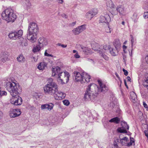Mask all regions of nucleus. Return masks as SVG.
<instances>
[{
	"mask_svg": "<svg viewBox=\"0 0 148 148\" xmlns=\"http://www.w3.org/2000/svg\"><path fill=\"white\" fill-rule=\"evenodd\" d=\"M98 82L99 88L94 84H91L88 86L84 96L85 100L93 99L97 96L99 92H106L108 90V86L103 83L101 80H99Z\"/></svg>",
	"mask_w": 148,
	"mask_h": 148,
	"instance_id": "1",
	"label": "nucleus"
},
{
	"mask_svg": "<svg viewBox=\"0 0 148 148\" xmlns=\"http://www.w3.org/2000/svg\"><path fill=\"white\" fill-rule=\"evenodd\" d=\"M52 76H56L61 81L62 84L67 83L69 81L70 76L69 73L66 71L62 72L59 66L53 68L52 69Z\"/></svg>",
	"mask_w": 148,
	"mask_h": 148,
	"instance_id": "2",
	"label": "nucleus"
},
{
	"mask_svg": "<svg viewBox=\"0 0 148 148\" xmlns=\"http://www.w3.org/2000/svg\"><path fill=\"white\" fill-rule=\"evenodd\" d=\"M6 88L12 96H16L21 91V87L19 84L12 82H7Z\"/></svg>",
	"mask_w": 148,
	"mask_h": 148,
	"instance_id": "3",
	"label": "nucleus"
},
{
	"mask_svg": "<svg viewBox=\"0 0 148 148\" xmlns=\"http://www.w3.org/2000/svg\"><path fill=\"white\" fill-rule=\"evenodd\" d=\"M57 86L52 78L49 79L47 84L43 87L44 92L47 94L54 95L57 90Z\"/></svg>",
	"mask_w": 148,
	"mask_h": 148,
	"instance_id": "4",
	"label": "nucleus"
},
{
	"mask_svg": "<svg viewBox=\"0 0 148 148\" xmlns=\"http://www.w3.org/2000/svg\"><path fill=\"white\" fill-rule=\"evenodd\" d=\"M73 76L75 81L80 82L82 83H85L86 82H89L91 78L90 76L85 72H83L81 74L77 72H74Z\"/></svg>",
	"mask_w": 148,
	"mask_h": 148,
	"instance_id": "5",
	"label": "nucleus"
},
{
	"mask_svg": "<svg viewBox=\"0 0 148 148\" xmlns=\"http://www.w3.org/2000/svg\"><path fill=\"white\" fill-rule=\"evenodd\" d=\"M91 46L92 49L95 51H97L99 53L100 55L106 60H108V57L106 55L103 54L102 51L101 50L100 47H99V44L95 42H94L91 44Z\"/></svg>",
	"mask_w": 148,
	"mask_h": 148,
	"instance_id": "6",
	"label": "nucleus"
},
{
	"mask_svg": "<svg viewBox=\"0 0 148 148\" xmlns=\"http://www.w3.org/2000/svg\"><path fill=\"white\" fill-rule=\"evenodd\" d=\"M23 34L22 30L20 29L18 32L10 33L8 35V36L10 39L16 40L19 39L22 36Z\"/></svg>",
	"mask_w": 148,
	"mask_h": 148,
	"instance_id": "7",
	"label": "nucleus"
},
{
	"mask_svg": "<svg viewBox=\"0 0 148 148\" xmlns=\"http://www.w3.org/2000/svg\"><path fill=\"white\" fill-rule=\"evenodd\" d=\"M38 28L36 23L34 22L30 23L29 25L27 32L37 34L38 32Z\"/></svg>",
	"mask_w": 148,
	"mask_h": 148,
	"instance_id": "8",
	"label": "nucleus"
},
{
	"mask_svg": "<svg viewBox=\"0 0 148 148\" xmlns=\"http://www.w3.org/2000/svg\"><path fill=\"white\" fill-rule=\"evenodd\" d=\"M10 102L14 105H20L22 103V99L21 97L16 95V96H12L10 100Z\"/></svg>",
	"mask_w": 148,
	"mask_h": 148,
	"instance_id": "9",
	"label": "nucleus"
},
{
	"mask_svg": "<svg viewBox=\"0 0 148 148\" xmlns=\"http://www.w3.org/2000/svg\"><path fill=\"white\" fill-rule=\"evenodd\" d=\"M121 125L122 127H119L117 130L119 132L126 133L127 131L126 129L128 130L129 128V126L127 124L126 122L125 121H122L121 122Z\"/></svg>",
	"mask_w": 148,
	"mask_h": 148,
	"instance_id": "10",
	"label": "nucleus"
},
{
	"mask_svg": "<svg viewBox=\"0 0 148 148\" xmlns=\"http://www.w3.org/2000/svg\"><path fill=\"white\" fill-rule=\"evenodd\" d=\"M110 17L108 14H105L104 16H101L99 18V23H106L107 25L108 23Z\"/></svg>",
	"mask_w": 148,
	"mask_h": 148,
	"instance_id": "11",
	"label": "nucleus"
},
{
	"mask_svg": "<svg viewBox=\"0 0 148 148\" xmlns=\"http://www.w3.org/2000/svg\"><path fill=\"white\" fill-rule=\"evenodd\" d=\"M21 114L20 110L19 109H13L10 111V115L11 118H15Z\"/></svg>",
	"mask_w": 148,
	"mask_h": 148,
	"instance_id": "12",
	"label": "nucleus"
},
{
	"mask_svg": "<svg viewBox=\"0 0 148 148\" xmlns=\"http://www.w3.org/2000/svg\"><path fill=\"white\" fill-rule=\"evenodd\" d=\"M86 29V25H83L78 27L72 30L73 33L75 35L79 34Z\"/></svg>",
	"mask_w": 148,
	"mask_h": 148,
	"instance_id": "13",
	"label": "nucleus"
},
{
	"mask_svg": "<svg viewBox=\"0 0 148 148\" xmlns=\"http://www.w3.org/2000/svg\"><path fill=\"white\" fill-rule=\"evenodd\" d=\"M37 34L27 32V38L32 42H35L36 40Z\"/></svg>",
	"mask_w": 148,
	"mask_h": 148,
	"instance_id": "14",
	"label": "nucleus"
},
{
	"mask_svg": "<svg viewBox=\"0 0 148 148\" xmlns=\"http://www.w3.org/2000/svg\"><path fill=\"white\" fill-rule=\"evenodd\" d=\"M55 94V99L57 100H60L64 98L65 97L66 95L60 91H58V88L57 90L56 91Z\"/></svg>",
	"mask_w": 148,
	"mask_h": 148,
	"instance_id": "15",
	"label": "nucleus"
},
{
	"mask_svg": "<svg viewBox=\"0 0 148 148\" xmlns=\"http://www.w3.org/2000/svg\"><path fill=\"white\" fill-rule=\"evenodd\" d=\"M38 44L42 47L45 46L47 45L48 44L47 40L43 38H40L38 40Z\"/></svg>",
	"mask_w": 148,
	"mask_h": 148,
	"instance_id": "16",
	"label": "nucleus"
},
{
	"mask_svg": "<svg viewBox=\"0 0 148 148\" xmlns=\"http://www.w3.org/2000/svg\"><path fill=\"white\" fill-rule=\"evenodd\" d=\"M8 58V56L5 52L2 53L0 55V63H4L7 60Z\"/></svg>",
	"mask_w": 148,
	"mask_h": 148,
	"instance_id": "17",
	"label": "nucleus"
},
{
	"mask_svg": "<svg viewBox=\"0 0 148 148\" xmlns=\"http://www.w3.org/2000/svg\"><path fill=\"white\" fill-rule=\"evenodd\" d=\"M53 104L51 103L43 104L41 106V108L42 109H46L48 110H51L53 109Z\"/></svg>",
	"mask_w": 148,
	"mask_h": 148,
	"instance_id": "18",
	"label": "nucleus"
},
{
	"mask_svg": "<svg viewBox=\"0 0 148 148\" xmlns=\"http://www.w3.org/2000/svg\"><path fill=\"white\" fill-rule=\"evenodd\" d=\"M8 11L7 10H5L2 13V17L3 19L6 20L8 22Z\"/></svg>",
	"mask_w": 148,
	"mask_h": 148,
	"instance_id": "19",
	"label": "nucleus"
},
{
	"mask_svg": "<svg viewBox=\"0 0 148 148\" xmlns=\"http://www.w3.org/2000/svg\"><path fill=\"white\" fill-rule=\"evenodd\" d=\"M8 17V22H13L15 20L17 16L16 14L14 12V11L11 14V15H10V16Z\"/></svg>",
	"mask_w": 148,
	"mask_h": 148,
	"instance_id": "20",
	"label": "nucleus"
},
{
	"mask_svg": "<svg viewBox=\"0 0 148 148\" xmlns=\"http://www.w3.org/2000/svg\"><path fill=\"white\" fill-rule=\"evenodd\" d=\"M130 99L134 103H135L137 101V96L134 92H130Z\"/></svg>",
	"mask_w": 148,
	"mask_h": 148,
	"instance_id": "21",
	"label": "nucleus"
},
{
	"mask_svg": "<svg viewBox=\"0 0 148 148\" xmlns=\"http://www.w3.org/2000/svg\"><path fill=\"white\" fill-rule=\"evenodd\" d=\"M110 46H108L106 45H105L103 46H100V49L101 51H102V53L103 54L105 55L104 53L108 51V50H110Z\"/></svg>",
	"mask_w": 148,
	"mask_h": 148,
	"instance_id": "22",
	"label": "nucleus"
},
{
	"mask_svg": "<svg viewBox=\"0 0 148 148\" xmlns=\"http://www.w3.org/2000/svg\"><path fill=\"white\" fill-rule=\"evenodd\" d=\"M145 82H143V85L145 87L147 88L148 89V73H145Z\"/></svg>",
	"mask_w": 148,
	"mask_h": 148,
	"instance_id": "23",
	"label": "nucleus"
},
{
	"mask_svg": "<svg viewBox=\"0 0 148 148\" xmlns=\"http://www.w3.org/2000/svg\"><path fill=\"white\" fill-rule=\"evenodd\" d=\"M113 44L115 48L118 49L120 47L121 43L119 39H115L113 42Z\"/></svg>",
	"mask_w": 148,
	"mask_h": 148,
	"instance_id": "24",
	"label": "nucleus"
},
{
	"mask_svg": "<svg viewBox=\"0 0 148 148\" xmlns=\"http://www.w3.org/2000/svg\"><path fill=\"white\" fill-rule=\"evenodd\" d=\"M17 61L21 63H23L25 61V59L22 54H20L17 58Z\"/></svg>",
	"mask_w": 148,
	"mask_h": 148,
	"instance_id": "25",
	"label": "nucleus"
},
{
	"mask_svg": "<svg viewBox=\"0 0 148 148\" xmlns=\"http://www.w3.org/2000/svg\"><path fill=\"white\" fill-rule=\"evenodd\" d=\"M110 122H113L116 124H118L120 121V119L117 117H116L111 119L109 121Z\"/></svg>",
	"mask_w": 148,
	"mask_h": 148,
	"instance_id": "26",
	"label": "nucleus"
},
{
	"mask_svg": "<svg viewBox=\"0 0 148 148\" xmlns=\"http://www.w3.org/2000/svg\"><path fill=\"white\" fill-rule=\"evenodd\" d=\"M118 49H113L110 47L109 51L111 54L113 56L116 55L118 53Z\"/></svg>",
	"mask_w": 148,
	"mask_h": 148,
	"instance_id": "27",
	"label": "nucleus"
},
{
	"mask_svg": "<svg viewBox=\"0 0 148 148\" xmlns=\"http://www.w3.org/2000/svg\"><path fill=\"white\" fill-rule=\"evenodd\" d=\"M46 66V65L44 62H42L40 63L37 66L38 68L40 70H42L45 69Z\"/></svg>",
	"mask_w": 148,
	"mask_h": 148,
	"instance_id": "28",
	"label": "nucleus"
},
{
	"mask_svg": "<svg viewBox=\"0 0 148 148\" xmlns=\"http://www.w3.org/2000/svg\"><path fill=\"white\" fill-rule=\"evenodd\" d=\"M106 5L111 8H113L114 6L111 0H106Z\"/></svg>",
	"mask_w": 148,
	"mask_h": 148,
	"instance_id": "29",
	"label": "nucleus"
},
{
	"mask_svg": "<svg viewBox=\"0 0 148 148\" xmlns=\"http://www.w3.org/2000/svg\"><path fill=\"white\" fill-rule=\"evenodd\" d=\"M118 12H119L121 15H123L125 14L124 9L122 7H118L116 9Z\"/></svg>",
	"mask_w": 148,
	"mask_h": 148,
	"instance_id": "30",
	"label": "nucleus"
},
{
	"mask_svg": "<svg viewBox=\"0 0 148 148\" xmlns=\"http://www.w3.org/2000/svg\"><path fill=\"white\" fill-rule=\"evenodd\" d=\"M138 14L136 12H135L133 14L132 19L135 23H136L138 22Z\"/></svg>",
	"mask_w": 148,
	"mask_h": 148,
	"instance_id": "31",
	"label": "nucleus"
},
{
	"mask_svg": "<svg viewBox=\"0 0 148 148\" xmlns=\"http://www.w3.org/2000/svg\"><path fill=\"white\" fill-rule=\"evenodd\" d=\"M42 47L38 44L35 47H34L33 51L34 52H36L39 51Z\"/></svg>",
	"mask_w": 148,
	"mask_h": 148,
	"instance_id": "32",
	"label": "nucleus"
},
{
	"mask_svg": "<svg viewBox=\"0 0 148 148\" xmlns=\"http://www.w3.org/2000/svg\"><path fill=\"white\" fill-rule=\"evenodd\" d=\"M79 46L81 47V48L82 50L85 53L88 54L89 53V52H88L89 51L86 47H83L80 45H78V46Z\"/></svg>",
	"mask_w": 148,
	"mask_h": 148,
	"instance_id": "33",
	"label": "nucleus"
},
{
	"mask_svg": "<svg viewBox=\"0 0 148 148\" xmlns=\"http://www.w3.org/2000/svg\"><path fill=\"white\" fill-rule=\"evenodd\" d=\"M144 126L147 128V130H144V132L145 136L147 138V141L148 142V126L147 124H144Z\"/></svg>",
	"mask_w": 148,
	"mask_h": 148,
	"instance_id": "34",
	"label": "nucleus"
},
{
	"mask_svg": "<svg viewBox=\"0 0 148 148\" xmlns=\"http://www.w3.org/2000/svg\"><path fill=\"white\" fill-rule=\"evenodd\" d=\"M23 4L24 5L26 6L27 8H29L31 5V4L29 0H25L24 1Z\"/></svg>",
	"mask_w": 148,
	"mask_h": 148,
	"instance_id": "35",
	"label": "nucleus"
},
{
	"mask_svg": "<svg viewBox=\"0 0 148 148\" xmlns=\"http://www.w3.org/2000/svg\"><path fill=\"white\" fill-rule=\"evenodd\" d=\"M86 18L90 19L93 17L90 11L86 13Z\"/></svg>",
	"mask_w": 148,
	"mask_h": 148,
	"instance_id": "36",
	"label": "nucleus"
},
{
	"mask_svg": "<svg viewBox=\"0 0 148 148\" xmlns=\"http://www.w3.org/2000/svg\"><path fill=\"white\" fill-rule=\"evenodd\" d=\"M93 16L96 15L97 13V11L96 9H93L91 11H90Z\"/></svg>",
	"mask_w": 148,
	"mask_h": 148,
	"instance_id": "37",
	"label": "nucleus"
},
{
	"mask_svg": "<svg viewBox=\"0 0 148 148\" xmlns=\"http://www.w3.org/2000/svg\"><path fill=\"white\" fill-rule=\"evenodd\" d=\"M7 95V92L5 91H1V89H0V97L2 96L6 95Z\"/></svg>",
	"mask_w": 148,
	"mask_h": 148,
	"instance_id": "38",
	"label": "nucleus"
},
{
	"mask_svg": "<svg viewBox=\"0 0 148 148\" xmlns=\"http://www.w3.org/2000/svg\"><path fill=\"white\" fill-rule=\"evenodd\" d=\"M63 102L64 105L66 106H68L69 103V101L67 100H64L63 101Z\"/></svg>",
	"mask_w": 148,
	"mask_h": 148,
	"instance_id": "39",
	"label": "nucleus"
},
{
	"mask_svg": "<svg viewBox=\"0 0 148 148\" xmlns=\"http://www.w3.org/2000/svg\"><path fill=\"white\" fill-rule=\"evenodd\" d=\"M8 10L9 13H8V16H10V15H11V14L12 13V12L13 11V10H12L11 8H8L6 9Z\"/></svg>",
	"mask_w": 148,
	"mask_h": 148,
	"instance_id": "40",
	"label": "nucleus"
},
{
	"mask_svg": "<svg viewBox=\"0 0 148 148\" xmlns=\"http://www.w3.org/2000/svg\"><path fill=\"white\" fill-rule=\"evenodd\" d=\"M130 40H131V42L132 45V47L133 45V43L134 41V39L133 37V36L132 35H130Z\"/></svg>",
	"mask_w": 148,
	"mask_h": 148,
	"instance_id": "41",
	"label": "nucleus"
},
{
	"mask_svg": "<svg viewBox=\"0 0 148 148\" xmlns=\"http://www.w3.org/2000/svg\"><path fill=\"white\" fill-rule=\"evenodd\" d=\"M47 50H46L45 52V56H48V57H53V56L51 54H49L47 52Z\"/></svg>",
	"mask_w": 148,
	"mask_h": 148,
	"instance_id": "42",
	"label": "nucleus"
},
{
	"mask_svg": "<svg viewBox=\"0 0 148 148\" xmlns=\"http://www.w3.org/2000/svg\"><path fill=\"white\" fill-rule=\"evenodd\" d=\"M144 17L145 19L148 18V12H145L144 13Z\"/></svg>",
	"mask_w": 148,
	"mask_h": 148,
	"instance_id": "43",
	"label": "nucleus"
},
{
	"mask_svg": "<svg viewBox=\"0 0 148 148\" xmlns=\"http://www.w3.org/2000/svg\"><path fill=\"white\" fill-rule=\"evenodd\" d=\"M106 32L107 33H111V31L110 30V29L108 26V27H106Z\"/></svg>",
	"mask_w": 148,
	"mask_h": 148,
	"instance_id": "44",
	"label": "nucleus"
},
{
	"mask_svg": "<svg viewBox=\"0 0 148 148\" xmlns=\"http://www.w3.org/2000/svg\"><path fill=\"white\" fill-rule=\"evenodd\" d=\"M113 148H119L117 143L116 142H114L113 144Z\"/></svg>",
	"mask_w": 148,
	"mask_h": 148,
	"instance_id": "45",
	"label": "nucleus"
},
{
	"mask_svg": "<svg viewBox=\"0 0 148 148\" xmlns=\"http://www.w3.org/2000/svg\"><path fill=\"white\" fill-rule=\"evenodd\" d=\"M88 60L92 64H95V61L93 60L90 59H88Z\"/></svg>",
	"mask_w": 148,
	"mask_h": 148,
	"instance_id": "46",
	"label": "nucleus"
},
{
	"mask_svg": "<svg viewBox=\"0 0 148 148\" xmlns=\"http://www.w3.org/2000/svg\"><path fill=\"white\" fill-rule=\"evenodd\" d=\"M21 45L22 46H27L28 45L27 43L25 41H24L21 42Z\"/></svg>",
	"mask_w": 148,
	"mask_h": 148,
	"instance_id": "47",
	"label": "nucleus"
},
{
	"mask_svg": "<svg viewBox=\"0 0 148 148\" xmlns=\"http://www.w3.org/2000/svg\"><path fill=\"white\" fill-rule=\"evenodd\" d=\"M57 45L58 46H61L62 47H63V48L66 47L67 46V45H62V44H61L60 43H58L57 44Z\"/></svg>",
	"mask_w": 148,
	"mask_h": 148,
	"instance_id": "48",
	"label": "nucleus"
},
{
	"mask_svg": "<svg viewBox=\"0 0 148 148\" xmlns=\"http://www.w3.org/2000/svg\"><path fill=\"white\" fill-rule=\"evenodd\" d=\"M121 139H122L123 140L125 143H126L128 141V138L126 137H124L123 138Z\"/></svg>",
	"mask_w": 148,
	"mask_h": 148,
	"instance_id": "49",
	"label": "nucleus"
},
{
	"mask_svg": "<svg viewBox=\"0 0 148 148\" xmlns=\"http://www.w3.org/2000/svg\"><path fill=\"white\" fill-rule=\"evenodd\" d=\"M119 142L122 145H124L126 143L122 139H121L120 140Z\"/></svg>",
	"mask_w": 148,
	"mask_h": 148,
	"instance_id": "50",
	"label": "nucleus"
},
{
	"mask_svg": "<svg viewBox=\"0 0 148 148\" xmlns=\"http://www.w3.org/2000/svg\"><path fill=\"white\" fill-rule=\"evenodd\" d=\"M123 71L124 72V74L125 75L127 76L128 75V72L127 70H125L124 69H123Z\"/></svg>",
	"mask_w": 148,
	"mask_h": 148,
	"instance_id": "51",
	"label": "nucleus"
},
{
	"mask_svg": "<svg viewBox=\"0 0 148 148\" xmlns=\"http://www.w3.org/2000/svg\"><path fill=\"white\" fill-rule=\"evenodd\" d=\"M74 56L76 58H79L80 57V56L79 55L78 53H76L74 55Z\"/></svg>",
	"mask_w": 148,
	"mask_h": 148,
	"instance_id": "52",
	"label": "nucleus"
},
{
	"mask_svg": "<svg viewBox=\"0 0 148 148\" xmlns=\"http://www.w3.org/2000/svg\"><path fill=\"white\" fill-rule=\"evenodd\" d=\"M143 104L144 107L145 108L147 107L148 106L147 104L144 101L143 102Z\"/></svg>",
	"mask_w": 148,
	"mask_h": 148,
	"instance_id": "53",
	"label": "nucleus"
},
{
	"mask_svg": "<svg viewBox=\"0 0 148 148\" xmlns=\"http://www.w3.org/2000/svg\"><path fill=\"white\" fill-rule=\"evenodd\" d=\"M76 23V21L72 22V23L70 24V25L71 26H73L75 25Z\"/></svg>",
	"mask_w": 148,
	"mask_h": 148,
	"instance_id": "54",
	"label": "nucleus"
},
{
	"mask_svg": "<svg viewBox=\"0 0 148 148\" xmlns=\"http://www.w3.org/2000/svg\"><path fill=\"white\" fill-rule=\"evenodd\" d=\"M62 17L65 18H67V16L64 14H62Z\"/></svg>",
	"mask_w": 148,
	"mask_h": 148,
	"instance_id": "55",
	"label": "nucleus"
},
{
	"mask_svg": "<svg viewBox=\"0 0 148 148\" xmlns=\"http://www.w3.org/2000/svg\"><path fill=\"white\" fill-rule=\"evenodd\" d=\"M115 74V75L116 76V77L118 78L119 79V80L121 82V80L120 78L119 77V76L118 75V74L117 73H116Z\"/></svg>",
	"mask_w": 148,
	"mask_h": 148,
	"instance_id": "56",
	"label": "nucleus"
},
{
	"mask_svg": "<svg viewBox=\"0 0 148 148\" xmlns=\"http://www.w3.org/2000/svg\"><path fill=\"white\" fill-rule=\"evenodd\" d=\"M130 143H134V139L133 138H130Z\"/></svg>",
	"mask_w": 148,
	"mask_h": 148,
	"instance_id": "57",
	"label": "nucleus"
},
{
	"mask_svg": "<svg viewBox=\"0 0 148 148\" xmlns=\"http://www.w3.org/2000/svg\"><path fill=\"white\" fill-rule=\"evenodd\" d=\"M3 116V113L1 111H0V121L1 120V118Z\"/></svg>",
	"mask_w": 148,
	"mask_h": 148,
	"instance_id": "58",
	"label": "nucleus"
},
{
	"mask_svg": "<svg viewBox=\"0 0 148 148\" xmlns=\"http://www.w3.org/2000/svg\"><path fill=\"white\" fill-rule=\"evenodd\" d=\"M127 81L129 82L130 81V80H131V78L130 77L127 76Z\"/></svg>",
	"mask_w": 148,
	"mask_h": 148,
	"instance_id": "59",
	"label": "nucleus"
},
{
	"mask_svg": "<svg viewBox=\"0 0 148 148\" xmlns=\"http://www.w3.org/2000/svg\"><path fill=\"white\" fill-rule=\"evenodd\" d=\"M124 84H125V86H126V87L127 88H128V86H127V84H126V80L125 79L124 80Z\"/></svg>",
	"mask_w": 148,
	"mask_h": 148,
	"instance_id": "60",
	"label": "nucleus"
},
{
	"mask_svg": "<svg viewBox=\"0 0 148 148\" xmlns=\"http://www.w3.org/2000/svg\"><path fill=\"white\" fill-rule=\"evenodd\" d=\"M145 59L147 62L148 64V56H146L145 57Z\"/></svg>",
	"mask_w": 148,
	"mask_h": 148,
	"instance_id": "61",
	"label": "nucleus"
},
{
	"mask_svg": "<svg viewBox=\"0 0 148 148\" xmlns=\"http://www.w3.org/2000/svg\"><path fill=\"white\" fill-rule=\"evenodd\" d=\"M132 145V143H131L130 142V143H127V145L128 146H131V145Z\"/></svg>",
	"mask_w": 148,
	"mask_h": 148,
	"instance_id": "62",
	"label": "nucleus"
},
{
	"mask_svg": "<svg viewBox=\"0 0 148 148\" xmlns=\"http://www.w3.org/2000/svg\"><path fill=\"white\" fill-rule=\"evenodd\" d=\"M126 48H127V47L125 45H123V50L125 49Z\"/></svg>",
	"mask_w": 148,
	"mask_h": 148,
	"instance_id": "63",
	"label": "nucleus"
},
{
	"mask_svg": "<svg viewBox=\"0 0 148 148\" xmlns=\"http://www.w3.org/2000/svg\"><path fill=\"white\" fill-rule=\"evenodd\" d=\"M58 1L59 3H62L63 2V0H58Z\"/></svg>",
	"mask_w": 148,
	"mask_h": 148,
	"instance_id": "64",
	"label": "nucleus"
}]
</instances>
